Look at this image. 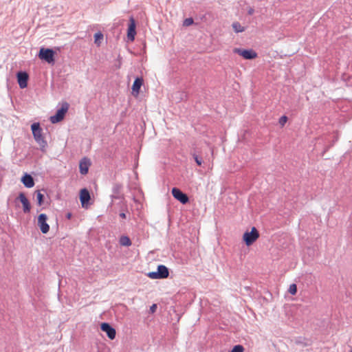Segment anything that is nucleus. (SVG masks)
Masks as SVG:
<instances>
[{"mask_svg":"<svg viewBox=\"0 0 352 352\" xmlns=\"http://www.w3.org/2000/svg\"><path fill=\"white\" fill-rule=\"evenodd\" d=\"M156 309H157V305H155V304H153V305H151V307H150V311H151V313H154V312H155Z\"/></svg>","mask_w":352,"mask_h":352,"instance_id":"nucleus-26","label":"nucleus"},{"mask_svg":"<svg viewBox=\"0 0 352 352\" xmlns=\"http://www.w3.org/2000/svg\"><path fill=\"white\" fill-rule=\"evenodd\" d=\"M244 348L241 345H236L233 347V349L229 352H243Z\"/></svg>","mask_w":352,"mask_h":352,"instance_id":"nucleus-22","label":"nucleus"},{"mask_svg":"<svg viewBox=\"0 0 352 352\" xmlns=\"http://www.w3.org/2000/svg\"><path fill=\"white\" fill-rule=\"evenodd\" d=\"M168 268L163 265L157 267V272H152L148 274V276L153 279L166 278L168 276Z\"/></svg>","mask_w":352,"mask_h":352,"instance_id":"nucleus-5","label":"nucleus"},{"mask_svg":"<svg viewBox=\"0 0 352 352\" xmlns=\"http://www.w3.org/2000/svg\"><path fill=\"white\" fill-rule=\"evenodd\" d=\"M32 134L35 141L39 144L43 151H45L47 146V142L45 140L42 135V129L38 122L33 123L31 126Z\"/></svg>","mask_w":352,"mask_h":352,"instance_id":"nucleus-1","label":"nucleus"},{"mask_svg":"<svg viewBox=\"0 0 352 352\" xmlns=\"http://www.w3.org/2000/svg\"><path fill=\"white\" fill-rule=\"evenodd\" d=\"M287 117L285 116H283L282 117H280V118L279 119V124L283 126L285 123L287 122Z\"/></svg>","mask_w":352,"mask_h":352,"instance_id":"nucleus-24","label":"nucleus"},{"mask_svg":"<svg viewBox=\"0 0 352 352\" xmlns=\"http://www.w3.org/2000/svg\"><path fill=\"white\" fill-rule=\"evenodd\" d=\"M69 104L66 102L62 103L61 107L58 109L54 116L50 117V122L53 124L60 122L63 120L66 113L69 109Z\"/></svg>","mask_w":352,"mask_h":352,"instance_id":"nucleus-3","label":"nucleus"},{"mask_svg":"<svg viewBox=\"0 0 352 352\" xmlns=\"http://www.w3.org/2000/svg\"><path fill=\"white\" fill-rule=\"evenodd\" d=\"M89 192L86 189L83 188L80 191V200L82 208H87L89 201L90 200Z\"/></svg>","mask_w":352,"mask_h":352,"instance_id":"nucleus-12","label":"nucleus"},{"mask_svg":"<svg viewBox=\"0 0 352 352\" xmlns=\"http://www.w3.org/2000/svg\"><path fill=\"white\" fill-rule=\"evenodd\" d=\"M252 13H253V10H252V9L250 10V11H249V14H252Z\"/></svg>","mask_w":352,"mask_h":352,"instance_id":"nucleus-29","label":"nucleus"},{"mask_svg":"<svg viewBox=\"0 0 352 352\" xmlns=\"http://www.w3.org/2000/svg\"><path fill=\"white\" fill-rule=\"evenodd\" d=\"M35 194L36 196V199H37L38 206H41L43 203V198H44L43 195L41 192L40 190H36L35 192Z\"/></svg>","mask_w":352,"mask_h":352,"instance_id":"nucleus-20","label":"nucleus"},{"mask_svg":"<svg viewBox=\"0 0 352 352\" xmlns=\"http://www.w3.org/2000/svg\"><path fill=\"white\" fill-rule=\"evenodd\" d=\"M232 28L236 33L242 32L245 30L244 28L239 23L234 22L232 23Z\"/></svg>","mask_w":352,"mask_h":352,"instance_id":"nucleus-18","label":"nucleus"},{"mask_svg":"<svg viewBox=\"0 0 352 352\" xmlns=\"http://www.w3.org/2000/svg\"><path fill=\"white\" fill-rule=\"evenodd\" d=\"M71 217H72V214H71V213H68V214H67V217L68 219H70V218H71Z\"/></svg>","mask_w":352,"mask_h":352,"instance_id":"nucleus-28","label":"nucleus"},{"mask_svg":"<svg viewBox=\"0 0 352 352\" xmlns=\"http://www.w3.org/2000/svg\"><path fill=\"white\" fill-rule=\"evenodd\" d=\"M101 330L105 332L108 338L111 340H113L116 338V332L115 329L111 327L109 324L103 322L100 325Z\"/></svg>","mask_w":352,"mask_h":352,"instance_id":"nucleus-11","label":"nucleus"},{"mask_svg":"<svg viewBox=\"0 0 352 352\" xmlns=\"http://www.w3.org/2000/svg\"><path fill=\"white\" fill-rule=\"evenodd\" d=\"M234 52L241 56L245 59H253L256 58L257 54L252 50H241L236 48Z\"/></svg>","mask_w":352,"mask_h":352,"instance_id":"nucleus-7","label":"nucleus"},{"mask_svg":"<svg viewBox=\"0 0 352 352\" xmlns=\"http://www.w3.org/2000/svg\"><path fill=\"white\" fill-rule=\"evenodd\" d=\"M259 238V232L255 227H252L250 232H245L243 240L248 246L253 244Z\"/></svg>","mask_w":352,"mask_h":352,"instance_id":"nucleus-2","label":"nucleus"},{"mask_svg":"<svg viewBox=\"0 0 352 352\" xmlns=\"http://www.w3.org/2000/svg\"><path fill=\"white\" fill-rule=\"evenodd\" d=\"M172 195L175 199L179 201L183 204H186L189 200L188 196L177 188L172 189Z\"/></svg>","mask_w":352,"mask_h":352,"instance_id":"nucleus-8","label":"nucleus"},{"mask_svg":"<svg viewBox=\"0 0 352 352\" xmlns=\"http://www.w3.org/2000/svg\"><path fill=\"white\" fill-rule=\"evenodd\" d=\"M288 292L292 295H295L296 294V292H297V286H296V285L294 284V283L290 285L289 287V289H288Z\"/></svg>","mask_w":352,"mask_h":352,"instance_id":"nucleus-21","label":"nucleus"},{"mask_svg":"<svg viewBox=\"0 0 352 352\" xmlns=\"http://www.w3.org/2000/svg\"><path fill=\"white\" fill-rule=\"evenodd\" d=\"M120 217L121 218H122V219H125V218H126V214H125V213H124V212H121V213L120 214Z\"/></svg>","mask_w":352,"mask_h":352,"instance_id":"nucleus-27","label":"nucleus"},{"mask_svg":"<svg viewBox=\"0 0 352 352\" xmlns=\"http://www.w3.org/2000/svg\"><path fill=\"white\" fill-rule=\"evenodd\" d=\"M192 155L193 158L195 159L197 164L198 166H201L202 164L201 159L200 157H199V156L196 153H192Z\"/></svg>","mask_w":352,"mask_h":352,"instance_id":"nucleus-23","label":"nucleus"},{"mask_svg":"<svg viewBox=\"0 0 352 352\" xmlns=\"http://www.w3.org/2000/svg\"><path fill=\"white\" fill-rule=\"evenodd\" d=\"M17 80L19 87L24 89L28 85V75L26 72H19L17 74Z\"/></svg>","mask_w":352,"mask_h":352,"instance_id":"nucleus-14","label":"nucleus"},{"mask_svg":"<svg viewBox=\"0 0 352 352\" xmlns=\"http://www.w3.org/2000/svg\"><path fill=\"white\" fill-rule=\"evenodd\" d=\"M103 39V34L100 32L94 34V42L97 45H100L101 41Z\"/></svg>","mask_w":352,"mask_h":352,"instance_id":"nucleus-19","label":"nucleus"},{"mask_svg":"<svg viewBox=\"0 0 352 352\" xmlns=\"http://www.w3.org/2000/svg\"><path fill=\"white\" fill-rule=\"evenodd\" d=\"M91 165L90 160L87 158H82L79 164L80 172L82 175H86L88 173L89 168Z\"/></svg>","mask_w":352,"mask_h":352,"instance_id":"nucleus-13","label":"nucleus"},{"mask_svg":"<svg viewBox=\"0 0 352 352\" xmlns=\"http://www.w3.org/2000/svg\"><path fill=\"white\" fill-rule=\"evenodd\" d=\"M16 199L19 200L22 204L23 212L29 213L31 210V206L25 195L23 192H20Z\"/></svg>","mask_w":352,"mask_h":352,"instance_id":"nucleus-10","label":"nucleus"},{"mask_svg":"<svg viewBox=\"0 0 352 352\" xmlns=\"http://www.w3.org/2000/svg\"><path fill=\"white\" fill-rule=\"evenodd\" d=\"M21 182L27 188H32L34 186V182L32 177L30 175L25 174L21 179Z\"/></svg>","mask_w":352,"mask_h":352,"instance_id":"nucleus-16","label":"nucleus"},{"mask_svg":"<svg viewBox=\"0 0 352 352\" xmlns=\"http://www.w3.org/2000/svg\"><path fill=\"white\" fill-rule=\"evenodd\" d=\"M120 243L123 246H130L131 245V241L128 236H122L120 239Z\"/></svg>","mask_w":352,"mask_h":352,"instance_id":"nucleus-17","label":"nucleus"},{"mask_svg":"<svg viewBox=\"0 0 352 352\" xmlns=\"http://www.w3.org/2000/svg\"><path fill=\"white\" fill-rule=\"evenodd\" d=\"M136 34L135 21L133 17L129 19V24L127 30V38L129 41H133Z\"/></svg>","mask_w":352,"mask_h":352,"instance_id":"nucleus-9","label":"nucleus"},{"mask_svg":"<svg viewBox=\"0 0 352 352\" xmlns=\"http://www.w3.org/2000/svg\"><path fill=\"white\" fill-rule=\"evenodd\" d=\"M193 23V19L192 18L186 19L184 21V25L186 26H189Z\"/></svg>","mask_w":352,"mask_h":352,"instance_id":"nucleus-25","label":"nucleus"},{"mask_svg":"<svg viewBox=\"0 0 352 352\" xmlns=\"http://www.w3.org/2000/svg\"><path fill=\"white\" fill-rule=\"evenodd\" d=\"M54 52L52 49L41 47L38 53V58L48 63H54Z\"/></svg>","mask_w":352,"mask_h":352,"instance_id":"nucleus-4","label":"nucleus"},{"mask_svg":"<svg viewBox=\"0 0 352 352\" xmlns=\"http://www.w3.org/2000/svg\"><path fill=\"white\" fill-rule=\"evenodd\" d=\"M351 352H352V349H351Z\"/></svg>","mask_w":352,"mask_h":352,"instance_id":"nucleus-30","label":"nucleus"},{"mask_svg":"<svg viewBox=\"0 0 352 352\" xmlns=\"http://www.w3.org/2000/svg\"><path fill=\"white\" fill-rule=\"evenodd\" d=\"M47 219L45 214H41L38 217V226L43 234H47L50 230V226L47 223Z\"/></svg>","mask_w":352,"mask_h":352,"instance_id":"nucleus-6","label":"nucleus"},{"mask_svg":"<svg viewBox=\"0 0 352 352\" xmlns=\"http://www.w3.org/2000/svg\"><path fill=\"white\" fill-rule=\"evenodd\" d=\"M142 85H143L142 78H136L133 82V85H132V91H133V94L134 96H138V94L140 93V88Z\"/></svg>","mask_w":352,"mask_h":352,"instance_id":"nucleus-15","label":"nucleus"}]
</instances>
